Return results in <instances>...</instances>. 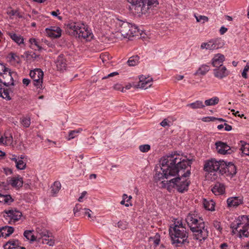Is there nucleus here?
Listing matches in <instances>:
<instances>
[{
    "label": "nucleus",
    "instance_id": "nucleus-44",
    "mask_svg": "<svg viewBox=\"0 0 249 249\" xmlns=\"http://www.w3.org/2000/svg\"><path fill=\"white\" fill-rule=\"evenodd\" d=\"M82 130H71L69 132L68 140H70L72 139H73L75 137L76 134L79 133L80 132V131Z\"/></svg>",
    "mask_w": 249,
    "mask_h": 249
},
{
    "label": "nucleus",
    "instance_id": "nucleus-31",
    "mask_svg": "<svg viewBox=\"0 0 249 249\" xmlns=\"http://www.w3.org/2000/svg\"><path fill=\"white\" fill-rule=\"evenodd\" d=\"M61 183L59 181H55L51 187V193L53 196L57 194L61 189Z\"/></svg>",
    "mask_w": 249,
    "mask_h": 249
},
{
    "label": "nucleus",
    "instance_id": "nucleus-13",
    "mask_svg": "<svg viewBox=\"0 0 249 249\" xmlns=\"http://www.w3.org/2000/svg\"><path fill=\"white\" fill-rule=\"evenodd\" d=\"M229 73V71L224 65L216 67L213 70L214 76L219 79H222L227 76Z\"/></svg>",
    "mask_w": 249,
    "mask_h": 249
},
{
    "label": "nucleus",
    "instance_id": "nucleus-32",
    "mask_svg": "<svg viewBox=\"0 0 249 249\" xmlns=\"http://www.w3.org/2000/svg\"><path fill=\"white\" fill-rule=\"evenodd\" d=\"M200 48L202 49H206L210 50H214V43L213 39L210 40L207 42L202 43L200 46Z\"/></svg>",
    "mask_w": 249,
    "mask_h": 249
},
{
    "label": "nucleus",
    "instance_id": "nucleus-18",
    "mask_svg": "<svg viewBox=\"0 0 249 249\" xmlns=\"http://www.w3.org/2000/svg\"><path fill=\"white\" fill-rule=\"evenodd\" d=\"M225 60V56L223 54L217 53L212 59V64L214 67H218L223 66V63Z\"/></svg>",
    "mask_w": 249,
    "mask_h": 249
},
{
    "label": "nucleus",
    "instance_id": "nucleus-9",
    "mask_svg": "<svg viewBox=\"0 0 249 249\" xmlns=\"http://www.w3.org/2000/svg\"><path fill=\"white\" fill-rule=\"evenodd\" d=\"M222 161H217L215 159H211L205 163L204 170L208 172H218L220 173Z\"/></svg>",
    "mask_w": 249,
    "mask_h": 249
},
{
    "label": "nucleus",
    "instance_id": "nucleus-63",
    "mask_svg": "<svg viewBox=\"0 0 249 249\" xmlns=\"http://www.w3.org/2000/svg\"><path fill=\"white\" fill-rule=\"evenodd\" d=\"M160 125L163 126V127H165L167 125H168V124L167 122V120L166 119H164L161 123H160Z\"/></svg>",
    "mask_w": 249,
    "mask_h": 249
},
{
    "label": "nucleus",
    "instance_id": "nucleus-39",
    "mask_svg": "<svg viewBox=\"0 0 249 249\" xmlns=\"http://www.w3.org/2000/svg\"><path fill=\"white\" fill-rule=\"evenodd\" d=\"M214 43V48L215 49H217L221 48L223 45V42L221 38H215L213 39Z\"/></svg>",
    "mask_w": 249,
    "mask_h": 249
},
{
    "label": "nucleus",
    "instance_id": "nucleus-23",
    "mask_svg": "<svg viewBox=\"0 0 249 249\" xmlns=\"http://www.w3.org/2000/svg\"><path fill=\"white\" fill-rule=\"evenodd\" d=\"M7 34L13 41L18 45L23 43L24 39L21 36L18 35L13 32H7Z\"/></svg>",
    "mask_w": 249,
    "mask_h": 249
},
{
    "label": "nucleus",
    "instance_id": "nucleus-14",
    "mask_svg": "<svg viewBox=\"0 0 249 249\" xmlns=\"http://www.w3.org/2000/svg\"><path fill=\"white\" fill-rule=\"evenodd\" d=\"M46 31L48 36L53 38H57L61 36L62 30L59 27H51V28H46Z\"/></svg>",
    "mask_w": 249,
    "mask_h": 249
},
{
    "label": "nucleus",
    "instance_id": "nucleus-25",
    "mask_svg": "<svg viewBox=\"0 0 249 249\" xmlns=\"http://www.w3.org/2000/svg\"><path fill=\"white\" fill-rule=\"evenodd\" d=\"M186 106L193 109L203 108L205 107V106L203 104V102L199 100H197L195 102L188 104Z\"/></svg>",
    "mask_w": 249,
    "mask_h": 249
},
{
    "label": "nucleus",
    "instance_id": "nucleus-48",
    "mask_svg": "<svg viewBox=\"0 0 249 249\" xmlns=\"http://www.w3.org/2000/svg\"><path fill=\"white\" fill-rule=\"evenodd\" d=\"M195 17L197 22H200L202 20L203 23H204L205 22L208 21L209 20L208 18L205 16H199L198 17Z\"/></svg>",
    "mask_w": 249,
    "mask_h": 249
},
{
    "label": "nucleus",
    "instance_id": "nucleus-46",
    "mask_svg": "<svg viewBox=\"0 0 249 249\" xmlns=\"http://www.w3.org/2000/svg\"><path fill=\"white\" fill-rule=\"evenodd\" d=\"M91 213H92L91 211L89 209L84 208V209H82V213H84L85 215H88V216L89 218H90L92 219V220H94V217H93L91 216Z\"/></svg>",
    "mask_w": 249,
    "mask_h": 249
},
{
    "label": "nucleus",
    "instance_id": "nucleus-33",
    "mask_svg": "<svg viewBox=\"0 0 249 249\" xmlns=\"http://www.w3.org/2000/svg\"><path fill=\"white\" fill-rule=\"evenodd\" d=\"M139 58L137 55L132 56L129 58L127 63L130 66H135L138 64Z\"/></svg>",
    "mask_w": 249,
    "mask_h": 249
},
{
    "label": "nucleus",
    "instance_id": "nucleus-19",
    "mask_svg": "<svg viewBox=\"0 0 249 249\" xmlns=\"http://www.w3.org/2000/svg\"><path fill=\"white\" fill-rule=\"evenodd\" d=\"M13 142L12 135L9 132H5L0 138V143L5 145H10Z\"/></svg>",
    "mask_w": 249,
    "mask_h": 249
},
{
    "label": "nucleus",
    "instance_id": "nucleus-20",
    "mask_svg": "<svg viewBox=\"0 0 249 249\" xmlns=\"http://www.w3.org/2000/svg\"><path fill=\"white\" fill-rule=\"evenodd\" d=\"M14 229L13 227L8 226H5L0 228V237L5 238L9 236L13 233Z\"/></svg>",
    "mask_w": 249,
    "mask_h": 249
},
{
    "label": "nucleus",
    "instance_id": "nucleus-61",
    "mask_svg": "<svg viewBox=\"0 0 249 249\" xmlns=\"http://www.w3.org/2000/svg\"><path fill=\"white\" fill-rule=\"evenodd\" d=\"M225 130L227 131H229L232 129V126L226 123L224 124Z\"/></svg>",
    "mask_w": 249,
    "mask_h": 249
},
{
    "label": "nucleus",
    "instance_id": "nucleus-35",
    "mask_svg": "<svg viewBox=\"0 0 249 249\" xmlns=\"http://www.w3.org/2000/svg\"><path fill=\"white\" fill-rule=\"evenodd\" d=\"M24 236L28 240L31 241H35L36 240L37 237L32 234V231L30 230H26L24 232Z\"/></svg>",
    "mask_w": 249,
    "mask_h": 249
},
{
    "label": "nucleus",
    "instance_id": "nucleus-28",
    "mask_svg": "<svg viewBox=\"0 0 249 249\" xmlns=\"http://www.w3.org/2000/svg\"><path fill=\"white\" fill-rule=\"evenodd\" d=\"M51 234L52 233L49 232L46 235L47 237H43L41 238L42 244H47L49 246H53L54 245V240L51 238L49 239L50 237H52Z\"/></svg>",
    "mask_w": 249,
    "mask_h": 249
},
{
    "label": "nucleus",
    "instance_id": "nucleus-43",
    "mask_svg": "<svg viewBox=\"0 0 249 249\" xmlns=\"http://www.w3.org/2000/svg\"><path fill=\"white\" fill-rule=\"evenodd\" d=\"M242 153L246 155L249 156V144L243 145L241 148Z\"/></svg>",
    "mask_w": 249,
    "mask_h": 249
},
{
    "label": "nucleus",
    "instance_id": "nucleus-53",
    "mask_svg": "<svg viewBox=\"0 0 249 249\" xmlns=\"http://www.w3.org/2000/svg\"><path fill=\"white\" fill-rule=\"evenodd\" d=\"M114 89L117 90H121L122 92H124V88L123 87L121 84H117L114 86Z\"/></svg>",
    "mask_w": 249,
    "mask_h": 249
},
{
    "label": "nucleus",
    "instance_id": "nucleus-5",
    "mask_svg": "<svg viewBox=\"0 0 249 249\" xmlns=\"http://www.w3.org/2000/svg\"><path fill=\"white\" fill-rule=\"evenodd\" d=\"M231 228L232 229V232L235 233L234 231H237V229L242 227L239 231L240 237L242 235L245 237L249 236V217L247 215H243L239 217L238 219L231 224Z\"/></svg>",
    "mask_w": 249,
    "mask_h": 249
},
{
    "label": "nucleus",
    "instance_id": "nucleus-52",
    "mask_svg": "<svg viewBox=\"0 0 249 249\" xmlns=\"http://www.w3.org/2000/svg\"><path fill=\"white\" fill-rule=\"evenodd\" d=\"M82 209H83L81 208L80 205L78 204H77L73 209V212L74 214L76 215V213L78 212H81L82 213Z\"/></svg>",
    "mask_w": 249,
    "mask_h": 249
},
{
    "label": "nucleus",
    "instance_id": "nucleus-49",
    "mask_svg": "<svg viewBox=\"0 0 249 249\" xmlns=\"http://www.w3.org/2000/svg\"><path fill=\"white\" fill-rule=\"evenodd\" d=\"M8 14L10 16H17L20 18H22V16L21 15H20V14L18 10H11V11H10L8 12Z\"/></svg>",
    "mask_w": 249,
    "mask_h": 249
},
{
    "label": "nucleus",
    "instance_id": "nucleus-34",
    "mask_svg": "<svg viewBox=\"0 0 249 249\" xmlns=\"http://www.w3.org/2000/svg\"><path fill=\"white\" fill-rule=\"evenodd\" d=\"M219 101V98L215 96L211 99L205 100V105L207 106H214L217 105Z\"/></svg>",
    "mask_w": 249,
    "mask_h": 249
},
{
    "label": "nucleus",
    "instance_id": "nucleus-40",
    "mask_svg": "<svg viewBox=\"0 0 249 249\" xmlns=\"http://www.w3.org/2000/svg\"><path fill=\"white\" fill-rule=\"evenodd\" d=\"M16 166L19 170H23L26 167V164L22 160H18L16 163Z\"/></svg>",
    "mask_w": 249,
    "mask_h": 249
},
{
    "label": "nucleus",
    "instance_id": "nucleus-36",
    "mask_svg": "<svg viewBox=\"0 0 249 249\" xmlns=\"http://www.w3.org/2000/svg\"><path fill=\"white\" fill-rule=\"evenodd\" d=\"M36 231L39 234V236L38 237V241L41 242V238L43 237H47L46 235L47 233H49V232L46 229H39L37 228Z\"/></svg>",
    "mask_w": 249,
    "mask_h": 249
},
{
    "label": "nucleus",
    "instance_id": "nucleus-56",
    "mask_svg": "<svg viewBox=\"0 0 249 249\" xmlns=\"http://www.w3.org/2000/svg\"><path fill=\"white\" fill-rule=\"evenodd\" d=\"M119 73L117 72H111L110 74H108L107 76H104V77H102V79H106L107 78H109L110 77H111L114 76L115 75H117Z\"/></svg>",
    "mask_w": 249,
    "mask_h": 249
},
{
    "label": "nucleus",
    "instance_id": "nucleus-11",
    "mask_svg": "<svg viewBox=\"0 0 249 249\" xmlns=\"http://www.w3.org/2000/svg\"><path fill=\"white\" fill-rule=\"evenodd\" d=\"M13 74H14V72H11L10 70L8 68L1 75V78H0L1 83L6 87H9L10 85L14 86V82L12 76Z\"/></svg>",
    "mask_w": 249,
    "mask_h": 249
},
{
    "label": "nucleus",
    "instance_id": "nucleus-60",
    "mask_svg": "<svg viewBox=\"0 0 249 249\" xmlns=\"http://www.w3.org/2000/svg\"><path fill=\"white\" fill-rule=\"evenodd\" d=\"M31 81L29 79L27 78H24L22 80V83L24 85H26V86H28L30 84Z\"/></svg>",
    "mask_w": 249,
    "mask_h": 249
},
{
    "label": "nucleus",
    "instance_id": "nucleus-38",
    "mask_svg": "<svg viewBox=\"0 0 249 249\" xmlns=\"http://www.w3.org/2000/svg\"><path fill=\"white\" fill-rule=\"evenodd\" d=\"M80 27L77 25L75 23H71L68 25V28L73 31L72 33L74 35L77 36V32Z\"/></svg>",
    "mask_w": 249,
    "mask_h": 249
},
{
    "label": "nucleus",
    "instance_id": "nucleus-59",
    "mask_svg": "<svg viewBox=\"0 0 249 249\" xmlns=\"http://www.w3.org/2000/svg\"><path fill=\"white\" fill-rule=\"evenodd\" d=\"M3 170L6 175H10L12 173V170L10 168H3Z\"/></svg>",
    "mask_w": 249,
    "mask_h": 249
},
{
    "label": "nucleus",
    "instance_id": "nucleus-42",
    "mask_svg": "<svg viewBox=\"0 0 249 249\" xmlns=\"http://www.w3.org/2000/svg\"><path fill=\"white\" fill-rule=\"evenodd\" d=\"M21 123L25 127H28L31 124V120L29 117L23 118L21 120Z\"/></svg>",
    "mask_w": 249,
    "mask_h": 249
},
{
    "label": "nucleus",
    "instance_id": "nucleus-57",
    "mask_svg": "<svg viewBox=\"0 0 249 249\" xmlns=\"http://www.w3.org/2000/svg\"><path fill=\"white\" fill-rule=\"evenodd\" d=\"M7 69L4 65L0 63V75L1 76L2 73L4 72Z\"/></svg>",
    "mask_w": 249,
    "mask_h": 249
},
{
    "label": "nucleus",
    "instance_id": "nucleus-27",
    "mask_svg": "<svg viewBox=\"0 0 249 249\" xmlns=\"http://www.w3.org/2000/svg\"><path fill=\"white\" fill-rule=\"evenodd\" d=\"M90 34V32L87 29H86L85 27H80L77 32V35L79 37L86 38L89 36Z\"/></svg>",
    "mask_w": 249,
    "mask_h": 249
},
{
    "label": "nucleus",
    "instance_id": "nucleus-50",
    "mask_svg": "<svg viewBox=\"0 0 249 249\" xmlns=\"http://www.w3.org/2000/svg\"><path fill=\"white\" fill-rule=\"evenodd\" d=\"M100 58L102 60L103 62L109 59V54L107 53H102L100 55Z\"/></svg>",
    "mask_w": 249,
    "mask_h": 249
},
{
    "label": "nucleus",
    "instance_id": "nucleus-64",
    "mask_svg": "<svg viewBox=\"0 0 249 249\" xmlns=\"http://www.w3.org/2000/svg\"><path fill=\"white\" fill-rule=\"evenodd\" d=\"M228 247V245L226 243H222L220 246V248L221 249H227Z\"/></svg>",
    "mask_w": 249,
    "mask_h": 249
},
{
    "label": "nucleus",
    "instance_id": "nucleus-2",
    "mask_svg": "<svg viewBox=\"0 0 249 249\" xmlns=\"http://www.w3.org/2000/svg\"><path fill=\"white\" fill-rule=\"evenodd\" d=\"M185 220L193 233V239L202 243L208 238L209 231L202 218L194 214L189 213Z\"/></svg>",
    "mask_w": 249,
    "mask_h": 249
},
{
    "label": "nucleus",
    "instance_id": "nucleus-51",
    "mask_svg": "<svg viewBox=\"0 0 249 249\" xmlns=\"http://www.w3.org/2000/svg\"><path fill=\"white\" fill-rule=\"evenodd\" d=\"M213 226L215 228L219 231H221L222 230V228L221 227L220 222L218 221H214L213 223Z\"/></svg>",
    "mask_w": 249,
    "mask_h": 249
},
{
    "label": "nucleus",
    "instance_id": "nucleus-54",
    "mask_svg": "<svg viewBox=\"0 0 249 249\" xmlns=\"http://www.w3.org/2000/svg\"><path fill=\"white\" fill-rule=\"evenodd\" d=\"M160 236L158 233H157L154 237V243L156 246H158L160 244Z\"/></svg>",
    "mask_w": 249,
    "mask_h": 249
},
{
    "label": "nucleus",
    "instance_id": "nucleus-55",
    "mask_svg": "<svg viewBox=\"0 0 249 249\" xmlns=\"http://www.w3.org/2000/svg\"><path fill=\"white\" fill-rule=\"evenodd\" d=\"M51 14L53 16L57 17L58 19L59 20H61L62 19V18L61 16H58V14H60L59 10H57L55 11H52Z\"/></svg>",
    "mask_w": 249,
    "mask_h": 249
},
{
    "label": "nucleus",
    "instance_id": "nucleus-24",
    "mask_svg": "<svg viewBox=\"0 0 249 249\" xmlns=\"http://www.w3.org/2000/svg\"><path fill=\"white\" fill-rule=\"evenodd\" d=\"M11 185L15 188H19L23 185L22 178H13L10 180Z\"/></svg>",
    "mask_w": 249,
    "mask_h": 249
},
{
    "label": "nucleus",
    "instance_id": "nucleus-45",
    "mask_svg": "<svg viewBox=\"0 0 249 249\" xmlns=\"http://www.w3.org/2000/svg\"><path fill=\"white\" fill-rule=\"evenodd\" d=\"M139 149L142 152H147L150 149V146L147 144L141 145L139 146Z\"/></svg>",
    "mask_w": 249,
    "mask_h": 249
},
{
    "label": "nucleus",
    "instance_id": "nucleus-17",
    "mask_svg": "<svg viewBox=\"0 0 249 249\" xmlns=\"http://www.w3.org/2000/svg\"><path fill=\"white\" fill-rule=\"evenodd\" d=\"M227 202L228 207H237L243 203V199L240 197L234 196L227 199Z\"/></svg>",
    "mask_w": 249,
    "mask_h": 249
},
{
    "label": "nucleus",
    "instance_id": "nucleus-4",
    "mask_svg": "<svg viewBox=\"0 0 249 249\" xmlns=\"http://www.w3.org/2000/svg\"><path fill=\"white\" fill-rule=\"evenodd\" d=\"M132 4V10L136 14H145L158 5V0H128Z\"/></svg>",
    "mask_w": 249,
    "mask_h": 249
},
{
    "label": "nucleus",
    "instance_id": "nucleus-21",
    "mask_svg": "<svg viewBox=\"0 0 249 249\" xmlns=\"http://www.w3.org/2000/svg\"><path fill=\"white\" fill-rule=\"evenodd\" d=\"M56 65L57 70L59 71H61L65 70L66 67V62L63 54H60L58 56L56 61Z\"/></svg>",
    "mask_w": 249,
    "mask_h": 249
},
{
    "label": "nucleus",
    "instance_id": "nucleus-6",
    "mask_svg": "<svg viewBox=\"0 0 249 249\" xmlns=\"http://www.w3.org/2000/svg\"><path fill=\"white\" fill-rule=\"evenodd\" d=\"M116 24L118 31L125 38L134 36V34L136 32V30L137 29L135 26L118 18L116 19Z\"/></svg>",
    "mask_w": 249,
    "mask_h": 249
},
{
    "label": "nucleus",
    "instance_id": "nucleus-15",
    "mask_svg": "<svg viewBox=\"0 0 249 249\" xmlns=\"http://www.w3.org/2000/svg\"><path fill=\"white\" fill-rule=\"evenodd\" d=\"M211 191L215 195H223L225 192V186L223 183L216 182L212 187Z\"/></svg>",
    "mask_w": 249,
    "mask_h": 249
},
{
    "label": "nucleus",
    "instance_id": "nucleus-26",
    "mask_svg": "<svg viewBox=\"0 0 249 249\" xmlns=\"http://www.w3.org/2000/svg\"><path fill=\"white\" fill-rule=\"evenodd\" d=\"M203 206L205 209L213 211H214L215 203L212 200H208L206 199H203Z\"/></svg>",
    "mask_w": 249,
    "mask_h": 249
},
{
    "label": "nucleus",
    "instance_id": "nucleus-16",
    "mask_svg": "<svg viewBox=\"0 0 249 249\" xmlns=\"http://www.w3.org/2000/svg\"><path fill=\"white\" fill-rule=\"evenodd\" d=\"M145 76L141 75L139 77L140 81L138 84V87L143 89H146L148 87H150L152 85L151 83L153 81V79L152 78L147 79Z\"/></svg>",
    "mask_w": 249,
    "mask_h": 249
},
{
    "label": "nucleus",
    "instance_id": "nucleus-1",
    "mask_svg": "<svg viewBox=\"0 0 249 249\" xmlns=\"http://www.w3.org/2000/svg\"><path fill=\"white\" fill-rule=\"evenodd\" d=\"M192 160L181 159L180 156L174 153L163 157L160 160V170L162 172L156 170L154 178L158 182L163 178L167 179L170 177L176 175L177 177L172 178L169 181L174 184L178 191L183 193L188 190L191 181L188 179L185 178L191 175L190 170L184 172L188 166H191Z\"/></svg>",
    "mask_w": 249,
    "mask_h": 249
},
{
    "label": "nucleus",
    "instance_id": "nucleus-8",
    "mask_svg": "<svg viewBox=\"0 0 249 249\" xmlns=\"http://www.w3.org/2000/svg\"><path fill=\"white\" fill-rule=\"evenodd\" d=\"M5 220L9 224H12L18 221L22 216V213L16 209L4 210Z\"/></svg>",
    "mask_w": 249,
    "mask_h": 249
},
{
    "label": "nucleus",
    "instance_id": "nucleus-41",
    "mask_svg": "<svg viewBox=\"0 0 249 249\" xmlns=\"http://www.w3.org/2000/svg\"><path fill=\"white\" fill-rule=\"evenodd\" d=\"M24 55H25L26 58L28 59H29L30 58L36 59L39 56V55L36 54V53L29 51L25 52L24 53Z\"/></svg>",
    "mask_w": 249,
    "mask_h": 249
},
{
    "label": "nucleus",
    "instance_id": "nucleus-29",
    "mask_svg": "<svg viewBox=\"0 0 249 249\" xmlns=\"http://www.w3.org/2000/svg\"><path fill=\"white\" fill-rule=\"evenodd\" d=\"M210 70V66L207 65H201L195 73V75L200 74L204 75Z\"/></svg>",
    "mask_w": 249,
    "mask_h": 249
},
{
    "label": "nucleus",
    "instance_id": "nucleus-37",
    "mask_svg": "<svg viewBox=\"0 0 249 249\" xmlns=\"http://www.w3.org/2000/svg\"><path fill=\"white\" fill-rule=\"evenodd\" d=\"M0 96L2 97L3 98L6 99L8 101H9L11 99L12 97L10 95L8 90L6 88H2L1 94L0 95Z\"/></svg>",
    "mask_w": 249,
    "mask_h": 249
},
{
    "label": "nucleus",
    "instance_id": "nucleus-47",
    "mask_svg": "<svg viewBox=\"0 0 249 249\" xmlns=\"http://www.w3.org/2000/svg\"><path fill=\"white\" fill-rule=\"evenodd\" d=\"M117 226L119 228L125 230L127 228V224L126 222L120 221L118 222Z\"/></svg>",
    "mask_w": 249,
    "mask_h": 249
},
{
    "label": "nucleus",
    "instance_id": "nucleus-58",
    "mask_svg": "<svg viewBox=\"0 0 249 249\" xmlns=\"http://www.w3.org/2000/svg\"><path fill=\"white\" fill-rule=\"evenodd\" d=\"M227 30L228 29L227 28L222 26L220 28L219 32L221 35H223L227 31Z\"/></svg>",
    "mask_w": 249,
    "mask_h": 249
},
{
    "label": "nucleus",
    "instance_id": "nucleus-10",
    "mask_svg": "<svg viewBox=\"0 0 249 249\" xmlns=\"http://www.w3.org/2000/svg\"><path fill=\"white\" fill-rule=\"evenodd\" d=\"M236 173V168L235 166L231 162L227 163L224 160L222 161V165H221V175L227 174V176H231L233 177Z\"/></svg>",
    "mask_w": 249,
    "mask_h": 249
},
{
    "label": "nucleus",
    "instance_id": "nucleus-7",
    "mask_svg": "<svg viewBox=\"0 0 249 249\" xmlns=\"http://www.w3.org/2000/svg\"><path fill=\"white\" fill-rule=\"evenodd\" d=\"M43 75V72L40 69H36L30 72V76L33 80L34 85L37 89L43 88L42 85Z\"/></svg>",
    "mask_w": 249,
    "mask_h": 249
},
{
    "label": "nucleus",
    "instance_id": "nucleus-22",
    "mask_svg": "<svg viewBox=\"0 0 249 249\" xmlns=\"http://www.w3.org/2000/svg\"><path fill=\"white\" fill-rule=\"evenodd\" d=\"M19 242L18 240L12 239L8 241L4 245V249H16L19 247Z\"/></svg>",
    "mask_w": 249,
    "mask_h": 249
},
{
    "label": "nucleus",
    "instance_id": "nucleus-12",
    "mask_svg": "<svg viewBox=\"0 0 249 249\" xmlns=\"http://www.w3.org/2000/svg\"><path fill=\"white\" fill-rule=\"evenodd\" d=\"M216 149L219 154L226 155L231 154L233 151L231 147L226 143L221 141H218L215 142Z\"/></svg>",
    "mask_w": 249,
    "mask_h": 249
},
{
    "label": "nucleus",
    "instance_id": "nucleus-30",
    "mask_svg": "<svg viewBox=\"0 0 249 249\" xmlns=\"http://www.w3.org/2000/svg\"><path fill=\"white\" fill-rule=\"evenodd\" d=\"M13 201L11 196L9 195H3L0 194V202L10 204Z\"/></svg>",
    "mask_w": 249,
    "mask_h": 249
},
{
    "label": "nucleus",
    "instance_id": "nucleus-62",
    "mask_svg": "<svg viewBox=\"0 0 249 249\" xmlns=\"http://www.w3.org/2000/svg\"><path fill=\"white\" fill-rule=\"evenodd\" d=\"M7 89L8 90V92H9L10 95L11 96V97H13L14 95V91H15L14 89L13 88H7Z\"/></svg>",
    "mask_w": 249,
    "mask_h": 249
},
{
    "label": "nucleus",
    "instance_id": "nucleus-3",
    "mask_svg": "<svg viewBox=\"0 0 249 249\" xmlns=\"http://www.w3.org/2000/svg\"><path fill=\"white\" fill-rule=\"evenodd\" d=\"M169 230V235L171 239L172 244L176 247H180L183 245H188L189 241L188 240V232L182 224L179 225L173 224Z\"/></svg>",
    "mask_w": 249,
    "mask_h": 249
}]
</instances>
